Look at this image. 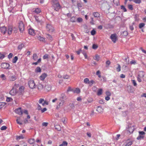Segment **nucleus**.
Segmentation results:
<instances>
[{
	"label": "nucleus",
	"instance_id": "1",
	"mask_svg": "<svg viewBox=\"0 0 146 146\" xmlns=\"http://www.w3.org/2000/svg\"><path fill=\"white\" fill-rule=\"evenodd\" d=\"M66 98V96L64 95H62L61 97L60 98V102L57 105L56 109H58L60 107L62 106L65 102V100Z\"/></svg>",
	"mask_w": 146,
	"mask_h": 146
},
{
	"label": "nucleus",
	"instance_id": "2",
	"mask_svg": "<svg viewBox=\"0 0 146 146\" xmlns=\"http://www.w3.org/2000/svg\"><path fill=\"white\" fill-rule=\"evenodd\" d=\"M46 28V31L50 33H52L54 31V28L50 24H47Z\"/></svg>",
	"mask_w": 146,
	"mask_h": 146
},
{
	"label": "nucleus",
	"instance_id": "3",
	"mask_svg": "<svg viewBox=\"0 0 146 146\" xmlns=\"http://www.w3.org/2000/svg\"><path fill=\"white\" fill-rule=\"evenodd\" d=\"M84 82L85 84H87L90 86H92L93 84L95 83V82L93 80H89V79L87 78L84 79Z\"/></svg>",
	"mask_w": 146,
	"mask_h": 146
},
{
	"label": "nucleus",
	"instance_id": "4",
	"mask_svg": "<svg viewBox=\"0 0 146 146\" xmlns=\"http://www.w3.org/2000/svg\"><path fill=\"white\" fill-rule=\"evenodd\" d=\"M139 135L137 137V140H140L143 139L145 137V133L143 131H139Z\"/></svg>",
	"mask_w": 146,
	"mask_h": 146
},
{
	"label": "nucleus",
	"instance_id": "5",
	"mask_svg": "<svg viewBox=\"0 0 146 146\" xmlns=\"http://www.w3.org/2000/svg\"><path fill=\"white\" fill-rule=\"evenodd\" d=\"M10 64L7 63H3L1 64V68L3 69H11Z\"/></svg>",
	"mask_w": 146,
	"mask_h": 146
},
{
	"label": "nucleus",
	"instance_id": "6",
	"mask_svg": "<svg viewBox=\"0 0 146 146\" xmlns=\"http://www.w3.org/2000/svg\"><path fill=\"white\" fill-rule=\"evenodd\" d=\"M29 87L31 89H33L35 87V84L33 80H30L28 83Z\"/></svg>",
	"mask_w": 146,
	"mask_h": 146
},
{
	"label": "nucleus",
	"instance_id": "7",
	"mask_svg": "<svg viewBox=\"0 0 146 146\" xmlns=\"http://www.w3.org/2000/svg\"><path fill=\"white\" fill-rule=\"evenodd\" d=\"M19 28L21 32H22L24 29V25L22 21H20L19 23Z\"/></svg>",
	"mask_w": 146,
	"mask_h": 146
},
{
	"label": "nucleus",
	"instance_id": "8",
	"mask_svg": "<svg viewBox=\"0 0 146 146\" xmlns=\"http://www.w3.org/2000/svg\"><path fill=\"white\" fill-rule=\"evenodd\" d=\"M52 7L54 10L56 11H58L61 7L59 3L56 4V5L54 4L52 6Z\"/></svg>",
	"mask_w": 146,
	"mask_h": 146
},
{
	"label": "nucleus",
	"instance_id": "9",
	"mask_svg": "<svg viewBox=\"0 0 146 146\" xmlns=\"http://www.w3.org/2000/svg\"><path fill=\"white\" fill-rule=\"evenodd\" d=\"M110 38L114 43H115L117 39L116 35L115 34H111L110 36Z\"/></svg>",
	"mask_w": 146,
	"mask_h": 146
},
{
	"label": "nucleus",
	"instance_id": "10",
	"mask_svg": "<svg viewBox=\"0 0 146 146\" xmlns=\"http://www.w3.org/2000/svg\"><path fill=\"white\" fill-rule=\"evenodd\" d=\"M106 96H105V99L107 101H108L110 99V97L111 96V94L110 92H106Z\"/></svg>",
	"mask_w": 146,
	"mask_h": 146
},
{
	"label": "nucleus",
	"instance_id": "11",
	"mask_svg": "<svg viewBox=\"0 0 146 146\" xmlns=\"http://www.w3.org/2000/svg\"><path fill=\"white\" fill-rule=\"evenodd\" d=\"M15 113L19 115H22L23 114V112L22 111L21 108L16 109L15 111Z\"/></svg>",
	"mask_w": 146,
	"mask_h": 146
},
{
	"label": "nucleus",
	"instance_id": "12",
	"mask_svg": "<svg viewBox=\"0 0 146 146\" xmlns=\"http://www.w3.org/2000/svg\"><path fill=\"white\" fill-rule=\"evenodd\" d=\"M47 76V75L46 73H43L39 77V79L40 80L43 81L45 79Z\"/></svg>",
	"mask_w": 146,
	"mask_h": 146
},
{
	"label": "nucleus",
	"instance_id": "13",
	"mask_svg": "<svg viewBox=\"0 0 146 146\" xmlns=\"http://www.w3.org/2000/svg\"><path fill=\"white\" fill-rule=\"evenodd\" d=\"M40 104H42L43 106H44L45 104L48 105V103L46 101H44V99H40L39 101Z\"/></svg>",
	"mask_w": 146,
	"mask_h": 146
},
{
	"label": "nucleus",
	"instance_id": "14",
	"mask_svg": "<svg viewBox=\"0 0 146 146\" xmlns=\"http://www.w3.org/2000/svg\"><path fill=\"white\" fill-rule=\"evenodd\" d=\"M96 111L99 113H102L103 112L104 109L101 107H97Z\"/></svg>",
	"mask_w": 146,
	"mask_h": 146
},
{
	"label": "nucleus",
	"instance_id": "15",
	"mask_svg": "<svg viewBox=\"0 0 146 146\" xmlns=\"http://www.w3.org/2000/svg\"><path fill=\"white\" fill-rule=\"evenodd\" d=\"M0 30L1 32L4 34L6 32L7 28L4 26L2 27H0Z\"/></svg>",
	"mask_w": 146,
	"mask_h": 146
},
{
	"label": "nucleus",
	"instance_id": "16",
	"mask_svg": "<svg viewBox=\"0 0 146 146\" xmlns=\"http://www.w3.org/2000/svg\"><path fill=\"white\" fill-rule=\"evenodd\" d=\"M67 91H80V90L78 88H76L75 90L72 88L70 87H69L68 88Z\"/></svg>",
	"mask_w": 146,
	"mask_h": 146
},
{
	"label": "nucleus",
	"instance_id": "17",
	"mask_svg": "<svg viewBox=\"0 0 146 146\" xmlns=\"http://www.w3.org/2000/svg\"><path fill=\"white\" fill-rule=\"evenodd\" d=\"M134 130V127L133 126H132L129 127L128 129V131L130 133H132Z\"/></svg>",
	"mask_w": 146,
	"mask_h": 146
},
{
	"label": "nucleus",
	"instance_id": "18",
	"mask_svg": "<svg viewBox=\"0 0 146 146\" xmlns=\"http://www.w3.org/2000/svg\"><path fill=\"white\" fill-rule=\"evenodd\" d=\"M29 34L31 35H35L34 30L32 29H30L29 30Z\"/></svg>",
	"mask_w": 146,
	"mask_h": 146
},
{
	"label": "nucleus",
	"instance_id": "19",
	"mask_svg": "<svg viewBox=\"0 0 146 146\" xmlns=\"http://www.w3.org/2000/svg\"><path fill=\"white\" fill-rule=\"evenodd\" d=\"M13 31V28L12 27L9 26L8 27L7 31V34L9 35H11Z\"/></svg>",
	"mask_w": 146,
	"mask_h": 146
},
{
	"label": "nucleus",
	"instance_id": "20",
	"mask_svg": "<svg viewBox=\"0 0 146 146\" xmlns=\"http://www.w3.org/2000/svg\"><path fill=\"white\" fill-rule=\"evenodd\" d=\"M16 78V76H9V79L11 81H15Z\"/></svg>",
	"mask_w": 146,
	"mask_h": 146
},
{
	"label": "nucleus",
	"instance_id": "21",
	"mask_svg": "<svg viewBox=\"0 0 146 146\" xmlns=\"http://www.w3.org/2000/svg\"><path fill=\"white\" fill-rule=\"evenodd\" d=\"M37 39L41 41H44L45 40V38L43 37H42L39 35L36 36Z\"/></svg>",
	"mask_w": 146,
	"mask_h": 146
},
{
	"label": "nucleus",
	"instance_id": "22",
	"mask_svg": "<svg viewBox=\"0 0 146 146\" xmlns=\"http://www.w3.org/2000/svg\"><path fill=\"white\" fill-rule=\"evenodd\" d=\"M16 121L17 124L21 125L22 124V123L21 121V117H17L16 119Z\"/></svg>",
	"mask_w": 146,
	"mask_h": 146
},
{
	"label": "nucleus",
	"instance_id": "23",
	"mask_svg": "<svg viewBox=\"0 0 146 146\" xmlns=\"http://www.w3.org/2000/svg\"><path fill=\"white\" fill-rule=\"evenodd\" d=\"M46 37L47 38L50 40V41H52L53 40V38L52 36L49 34H46Z\"/></svg>",
	"mask_w": 146,
	"mask_h": 146
},
{
	"label": "nucleus",
	"instance_id": "24",
	"mask_svg": "<svg viewBox=\"0 0 146 146\" xmlns=\"http://www.w3.org/2000/svg\"><path fill=\"white\" fill-rule=\"evenodd\" d=\"M144 75V73L143 71H140L139 72L138 77L143 78Z\"/></svg>",
	"mask_w": 146,
	"mask_h": 146
},
{
	"label": "nucleus",
	"instance_id": "25",
	"mask_svg": "<svg viewBox=\"0 0 146 146\" xmlns=\"http://www.w3.org/2000/svg\"><path fill=\"white\" fill-rule=\"evenodd\" d=\"M93 15L95 17H99L100 16V14L98 12L93 13Z\"/></svg>",
	"mask_w": 146,
	"mask_h": 146
},
{
	"label": "nucleus",
	"instance_id": "26",
	"mask_svg": "<svg viewBox=\"0 0 146 146\" xmlns=\"http://www.w3.org/2000/svg\"><path fill=\"white\" fill-rule=\"evenodd\" d=\"M35 140L34 139H29L28 142L31 144H33L35 142Z\"/></svg>",
	"mask_w": 146,
	"mask_h": 146
},
{
	"label": "nucleus",
	"instance_id": "27",
	"mask_svg": "<svg viewBox=\"0 0 146 146\" xmlns=\"http://www.w3.org/2000/svg\"><path fill=\"white\" fill-rule=\"evenodd\" d=\"M41 11V10L40 9L37 8L35 9V10L34 11V12L37 14H38Z\"/></svg>",
	"mask_w": 146,
	"mask_h": 146
},
{
	"label": "nucleus",
	"instance_id": "28",
	"mask_svg": "<svg viewBox=\"0 0 146 146\" xmlns=\"http://www.w3.org/2000/svg\"><path fill=\"white\" fill-rule=\"evenodd\" d=\"M52 6L54 4H56L59 3L58 0H52Z\"/></svg>",
	"mask_w": 146,
	"mask_h": 146
},
{
	"label": "nucleus",
	"instance_id": "29",
	"mask_svg": "<svg viewBox=\"0 0 146 146\" xmlns=\"http://www.w3.org/2000/svg\"><path fill=\"white\" fill-rule=\"evenodd\" d=\"M68 143L66 141H64L62 143L59 145V146H67Z\"/></svg>",
	"mask_w": 146,
	"mask_h": 146
},
{
	"label": "nucleus",
	"instance_id": "30",
	"mask_svg": "<svg viewBox=\"0 0 146 146\" xmlns=\"http://www.w3.org/2000/svg\"><path fill=\"white\" fill-rule=\"evenodd\" d=\"M33 59L35 61L37 59L38 56L36 54H33Z\"/></svg>",
	"mask_w": 146,
	"mask_h": 146
},
{
	"label": "nucleus",
	"instance_id": "31",
	"mask_svg": "<svg viewBox=\"0 0 146 146\" xmlns=\"http://www.w3.org/2000/svg\"><path fill=\"white\" fill-rule=\"evenodd\" d=\"M128 35V32L127 31H124L122 33V36H127Z\"/></svg>",
	"mask_w": 146,
	"mask_h": 146
},
{
	"label": "nucleus",
	"instance_id": "32",
	"mask_svg": "<svg viewBox=\"0 0 146 146\" xmlns=\"http://www.w3.org/2000/svg\"><path fill=\"white\" fill-rule=\"evenodd\" d=\"M113 2L114 4L116 5L117 6L119 5V0H113Z\"/></svg>",
	"mask_w": 146,
	"mask_h": 146
},
{
	"label": "nucleus",
	"instance_id": "33",
	"mask_svg": "<svg viewBox=\"0 0 146 146\" xmlns=\"http://www.w3.org/2000/svg\"><path fill=\"white\" fill-rule=\"evenodd\" d=\"M100 59V56L98 54H96L95 55V58L94 59L96 60L97 61H99Z\"/></svg>",
	"mask_w": 146,
	"mask_h": 146
},
{
	"label": "nucleus",
	"instance_id": "34",
	"mask_svg": "<svg viewBox=\"0 0 146 146\" xmlns=\"http://www.w3.org/2000/svg\"><path fill=\"white\" fill-rule=\"evenodd\" d=\"M133 143V141H130L129 142H127L125 146H130L132 145Z\"/></svg>",
	"mask_w": 146,
	"mask_h": 146
},
{
	"label": "nucleus",
	"instance_id": "35",
	"mask_svg": "<svg viewBox=\"0 0 146 146\" xmlns=\"http://www.w3.org/2000/svg\"><path fill=\"white\" fill-rule=\"evenodd\" d=\"M18 57L17 56H15L14 57V58H13V63H15L16 62L17 60H18Z\"/></svg>",
	"mask_w": 146,
	"mask_h": 146
},
{
	"label": "nucleus",
	"instance_id": "36",
	"mask_svg": "<svg viewBox=\"0 0 146 146\" xmlns=\"http://www.w3.org/2000/svg\"><path fill=\"white\" fill-rule=\"evenodd\" d=\"M44 59H46L49 58V55L48 54H45L43 56Z\"/></svg>",
	"mask_w": 146,
	"mask_h": 146
},
{
	"label": "nucleus",
	"instance_id": "37",
	"mask_svg": "<svg viewBox=\"0 0 146 146\" xmlns=\"http://www.w3.org/2000/svg\"><path fill=\"white\" fill-rule=\"evenodd\" d=\"M0 77L2 78L3 80H6V78L4 74H2L0 76Z\"/></svg>",
	"mask_w": 146,
	"mask_h": 146
},
{
	"label": "nucleus",
	"instance_id": "38",
	"mask_svg": "<svg viewBox=\"0 0 146 146\" xmlns=\"http://www.w3.org/2000/svg\"><path fill=\"white\" fill-rule=\"evenodd\" d=\"M24 46V44H21L19 45L18 47V49L21 50Z\"/></svg>",
	"mask_w": 146,
	"mask_h": 146
},
{
	"label": "nucleus",
	"instance_id": "39",
	"mask_svg": "<svg viewBox=\"0 0 146 146\" xmlns=\"http://www.w3.org/2000/svg\"><path fill=\"white\" fill-rule=\"evenodd\" d=\"M6 97V101L7 102H10L11 101H12L13 100V99L12 98L10 97Z\"/></svg>",
	"mask_w": 146,
	"mask_h": 146
},
{
	"label": "nucleus",
	"instance_id": "40",
	"mask_svg": "<svg viewBox=\"0 0 146 146\" xmlns=\"http://www.w3.org/2000/svg\"><path fill=\"white\" fill-rule=\"evenodd\" d=\"M145 25V24L143 23H141L139 24V29H141L144 27Z\"/></svg>",
	"mask_w": 146,
	"mask_h": 146
},
{
	"label": "nucleus",
	"instance_id": "41",
	"mask_svg": "<svg viewBox=\"0 0 146 146\" xmlns=\"http://www.w3.org/2000/svg\"><path fill=\"white\" fill-rule=\"evenodd\" d=\"M55 128L58 131H60V126L58 125H56L55 126Z\"/></svg>",
	"mask_w": 146,
	"mask_h": 146
},
{
	"label": "nucleus",
	"instance_id": "42",
	"mask_svg": "<svg viewBox=\"0 0 146 146\" xmlns=\"http://www.w3.org/2000/svg\"><path fill=\"white\" fill-rule=\"evenodd\" d=\"M36 71L37 72H41V69L39 67H37L36 69Z\"/></svg>",
	"mask_w": 146,
	"mask_h": 146
},
{
	"label": "nucleus",
	"instance_id": "43",
	"mask_svg": "<svg viewBox=\"0 0 146 146\" xmlns=\"http://www.w3.org/2000/svg\"><path fill=\"white\" fill-rule=\"evenodd\" d=\"M101 73L99 70L97 71L96 73V74L98 76V77L99 78L101 77Z\"/></svg>",
	"mask_w": 146,
	"mask_h": 146
},
{
	"label": "nucleus",
	"instance_id": "44",
	"mask_svg": "<svg viewBox=\"0 0 146 146\" xmlns=\"http://www.w3.org/2000/svg\"><path fill=\"white\" fill-rule=\"evenodd\" d=\"M82 19L81 18L79 17L77 18V21L78 23H81L82 21Z\"/></svg>",
	"mask_w": 146,
	"mask_h": 146
},
{
	"label": "nucleus",
	"instance_id": "45",
	"mask_svg": "<svg viewBox=\"0 0 146 146\" xmlns=\"http://www.w3.org/2000/svg\"><path fill=\"white\" fill-rule=\"evenodd\" d=\"M70 21L72 22H75L76 21V19L74 17H72L70 19Z\"/></svg>",
	"mask_w": 146,
	"mask_h": 146
},
{
	"label": "nucleus",
	"instance_id": "46",
	"mask_svg": "<svg viewBox=\"0 0 146 146\" xmlns=\"http://www.w3.org/2000/svg\"><path fill=\"white\" fill-rule=\"evenodd\" d=\"M96 32L94 29L92 30L91 31V34L92 35H95L96 34Z\"/></svg>",
	"mask_w": 146,
	"mask_h": 146
},
{
	"label": "nucleus",
	"instance_id": "47",
	"mask_svg": "<svg viewBox=\"0 0 146 146\" xmlns=\"http://www.w3.org/2000/svg\"><path fill=\"white\" fill-rule=\"evenodd\" d=\"M128 8L129 9H130L131 10H132L133 9V6H132V5H128Z\"/></svg>",
	"mask_w": 146,
	"mask_h": 146
},
{
	"label": "nucleus",
	"instance_id": "48",
	"mask_svg": "<svg viewBox=\"0 0 146 146\" xmlns=\"http://www.w3.org/2000/svg\"><path fill=\"white\" fill-rule=\"evenodd\" d=\"M121 9L124 12H126L127 10L124 6L122 5L121 6Z\"/></svg>",
	"mask_w": 146,
	"mask_h": 146
},
{
	"label": "nucleus",
	"instance_id": "49",
	"mask_svg": "<svg viewBox=\"0 0 146 146\" xmlns=\"http://www.w3.org/2000/svg\"><path fill=\"white\" fill-rule=\"evenodd\" d=\"M11 96H14L17 93V92H9Z\"/></svg>",
	"mask_w": 146,
	"mask_h": 146
},
{
	"label": "nucleus",
	"instance_id": "50",
	"mask_svg": "<svg viewBox=\"0 0 146 146\" xmlns=\"http://www.w3.org/2000/svg\"><path fill=\"white\" fill-rule=\"evenodd\" d=\"M98 48V46L97 45L94 44L92 45V48L94 49H96Z\"/></svg>",
	"mask_w": 146,
	"mask_h": 146
},
{
	"label": "nucleus",
	"instance_id": "51",
	"mask_svg": "<svg viewBox=\"0 0 146 146\" xmlns=\"http://www.w3.org/2000/svg\"><path fill=\"white\" fill-rule=\"evenodd\" d=\"M134 2L136 3L140 4L141 2V0H134Z\"/></svg>",
	"mask_w": 146,
	"mask_h": 146
},
{
	"label": "nucleus",
	"instance_id": "52",
	"mask_svg": "<svg viewBox=\"0 0 146 146\" xmlns=\"http://www.w3.org/2000/svg\"><path fill=\"white\" fill-rule=\"evenodd\" d=\"M118 66L116 68L117 70V72H119L121 71V66L119 64H118Z\"/></svg>",
	"mask_w": 146,
	"mask_h": 146
},
{
	"label": "nucleus",
	"instance_id": "53",
	"mask_svg": "<svg viewBox=\"0 0 146 146\" xmlns=\"http://www.w3.org/2000/svg\"><path fill=\"white\" fill-rule=\"evenodd\" d=\"M19 89L20 91H24V87L23 86H22L19 88Z\"/></svg>",
	"mask_w": 146,
	"mask_h": 146
},
{
	"label": "nucleus",
	"instance_id": "54",
	"mask_svg": "<svg viewBox=\"0 0 146 146\" xmlns=\"http://www.w3.org/2000/svg\"><path fill=\"white\" fill-rule=\"evenodd\" d=\"M46 88L48 91L50 90L51 89V86L50 85H47L46 86Z\"/></svg>",
	"mask_w": 146,
	"mask_h": 146
},
{
	"label": "nucleus",
	"instance_id": "55",
	"mask_svg": "<svg viewBox=\"0 0 146 146\" xmlns=\"http://www.w3.org/2000/svg\"><path fill=\"white\" fill-rule=\"evenodd\" d=\"M7 127L5 126H3L1 127V129L2 130H5L7 129Z\"/></svg>",
	"mask_w": 146,
	"mask_h": 146
},
{
	"label": "nucleus",
	"instance_id": "56",
	"mask_svg": "<svg viewBox=\"0 0 146 146\" xmlns=\"http://www.w3.org/2000/svg\"><path fill=\"white\" fill-rule=\"evenodd\" d=\"M13 56V54L12 53H10L8 55V58L9 59H10L12 58Z\"/></svg>",
	"mask_w": 146,
	"mask_h": 146
},
{
	"label": "nucleus",
	"instance_id": "57",
	"mask_svg": "<svg viewBox=\"0 0 146 146\" xmlns=\"http://www.w3.org/2000/svg\"><path fill=\"white\" fill-rule=\"evenodd\" d=\"M48 123L47 122H43L42 123V125L43 126L46 127L48 125Z\"/></svg>",
	"mask_w": 146,
	"mask_h": 146
},
{
	"label": "nucleus",
	"instance_id": "58",
	"mask_svg": "<svg viewBox=\"0 0 146 146\" xmlns=\"http://www.w3.org/2000/svg\"><path fill=\"white\" fill-rule=\"evenodd\" d=\"M125 61L126 62L125 64L126 65H128L129 64V60L127 58H125Z\"/></svg>",
	"mask_w": 146,
	"mask_h": 146
},
{
	"label": "nucleus",
	"instance_id": "59",
	"mask_svg": "<svg viewBox=\"0 0 146 146\" xmlns=\"http://www.w3.org/2000/svg\"><path fill=\"white\" fill-rule=\"evenodd\" d=\"M130 63L131 64H135L136 63V62L135 61L133 60L131 61Z\"/></svg>",
	"mask_w": 146,
	"mask_h": 146
},
{
	"label": "nucleus",
	"instance_id": "60",
	"mask_svg": "<svg viewBox=\"0 0 146 146\" xmlns=\"http://www.w3.org/2000/svg\"><path fill=\"white\" fill-rule=\"evenodd\" d=\"M5 57L3 54L0 53V59H3Z\"/></svg>",
	"mask_w": 146,
	"mask_h": 146
},
{
	"label": "nucleus",
	"instance_id": "61",
	"mask_svg": "<svg viewBox=\"0 0 146 146\" xmlns=\"http://www.w3.org/2000/svg\"><path fill=\"white\" fill-rule=\"evenodd\" d=\"M140 49L143 53L146 54V51L144 50L142 47H141Z\"/></svg>",
	"mask_w": 146,
	"mask_h": 146
},
{
	"label": "nucleus",
	"instance_id": "62",
	"mask_svg": "<svg viewBox=\"0 0 146 146\" xmlns=\"http://www.w3.org/2000/svg\"><path fill=\"white\" fill-rule=\"evenodd\" d=\"M47 109L46 108H44L42 109L41 110V111L42 113H43L44 111H46Z\"/></svg>",
	"mask_w": 146,
	"mask_h": 146
},
{
	"label": "nucleus",
	"instance_id": "63",
	"mask_svg": "<svg viewBox=\"0 0 146 146\" xmlns=\"http://www.w3.org/2000/svg\"><path fill=\"white\" fill-rule=\"evenodd\" d=\"M100 104H103L104 103V101L103 100H101L99 101Z\"/></svg>",
	"mask_w": 146,
	"mask_h": 146
},
{
	"label": "nucleus",
	"instance_id": "64",
	"mask_svg": "<svg viewBox=\"0 0 146 146\" xmlns=\"http://www.w3.org/2000/svg\"><path fill=\"white\" fill-rule=\"evenodd\" d=\"M24 138V137L22 136H19L17 137V139H23Z\"/></svg>",
	"mask_w": 146,
	"mask_h": 146
}]
</instances>
